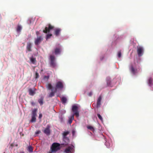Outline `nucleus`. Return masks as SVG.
<instances>
[{
    "label": "nucleus",
    "instance_id": "obj_30",
    "mask_svg": "<svg viewBox=\"0 0 153 153\" xmlns=\"http://www.w3.org/2000/svg\"><path fill=\"white\" fill-rule=\"evenodd\" d=\"M121 51H119L118 52V56L119 58H120L121 56Z\"/></svg>",
    "mask_w": 153,
    "mask_h": 153
},
{
    "label": "nucleus",
    "instance_id": "obj_12",
    "mask_svg": "<svg viewBox=\"0 0 153 153\" xmlns=\"http://www.w3.org/2000/svg\"><path fill=\"white\" fill-rule=\"evenodd\" d=\"M31 47V44L30 42L27 43L26 46V49L28 51H32Z\"/></svg>",
    "mask_w": 153,
    "mask_h": 153
},
{
    "label": "nucleus",
    "instance_id": "obj_6",
    "mask_svg": "<svg viewBox=\"0 0 153 153\" xmlns=\"http://www.w3.org/2000/svg\"><path fill=\"white\" fill-rule=\"evenodd\" d=\"M144 49L143 47L140 46L137 47V53L139 56H141L143 54Z\"/></svg>",
    "mask_w": 153,
    "mask_h": 153
},
{
    "label": "nucleus",
    "instance_id": "obj_2",
    "mask_svg": "<svg viewBox=\"0 0 153 153\" xmlns=\"http://www.w3.org/2000/svg\"><path fill=\"white\" fill-rule=\"evenodd\" d=\"M49 64L50 66L53 68H55L56 67V64L55 61V57L52 55L50 56Z\"/></svg>",
    "mask_w": 153,
    "mask_h": 153
},
{
    "label": "nucleus",
    "instance_id": "obj_33",
    "mask_svg": "<svg viewBox=\"0 0 153 153\" xmlns=\"http://www.w3.org/2000/svg\"><path fill=\"white\" fill-rule=\"evenodd\" d=\"M92 94V92H90L89 93H88V95L89 96H91Z\"/></svg>",
    "mask_w": 153,
    "mask_h": 153
},
{
    "label": "nucleus",
    "instance_id": "obj_8",
    "mask_svg": "<svg viewBox=\"0 0 153 153\" xmlns=\"http://www.w3.org/2000/svg\"><path fill=\"white\" fill-rule=\"evenodd\" d=\"M43 40V38L41 36L37 37L35 41V44L36 45H38Z\"/></svg>",
    "mask_w": 153,
    "mask_h": 153
},
{
    "label": "nucleus",
    "instance_id": "obj_31",
    "mask_svg": "<svg viewBox=\"0 0 153 153\" xmlns=\"http://www.w3.org/2000/svg\"><path fill=\"white\" fill-rule=\"evenodd\" d=\"M39 74L37 72H36L35 73V78L36 79L38 78H39Z\"/></svg>",
    "mask_w": 153,
    "mask_h": 153
},
{
    "label": "nucleus",
    "instance_id": "obj_36",
    "mask_svg": "<svg viewBox=\"0 0 153 153\" xmlns=\"http://www.w3.org/2000/svg\"><path fill=\"white\" fill-rule=\"evenodd\" d=\"M40 131H37L35 133L36 134H39L40 133Z\"/></svg>",
    "mask_w": 153,
    "mask_h": 153
},
{
    "label": "nucleus",
    "instance_id": "obj_27",
    "mask_svg": "<svg viewBox=\"0 0 153 153\" xmlns=\"http://www.w3.org/2000/svg\"><path fill=\"white\" fill-rule=\"evenodd\" d=\"M97 116L98 118L100 120L102 121H103V118L101 115L99 114H97Z\"/></svg>",
    "mask_w": 153,
    "mask_h": 153
},
{
    "label": "nucleus",
    "instance_id": "obj_22",
    "mask_svg": "<svg viewBox=\"0 0 153 153\" xmlns=\"http://www.w3.org/2000/svg\"><path fill=\"white\" fill-rule=\"evenodd\" d=\"M74 115H72L70 118H69V120H68V123L69 124H71L72 122V120L74 119Z\"/></svg>",
    "mask_w": 153,
    "mask_h": 153
},
{
    "label": "nucleus",
    "instance_id": "obj_16",
    "mask_svg": "<svg viewBox=\"0 0 153 153\" xmlns=\"http://www.w3.org/2000/svg\"><path fill=\"white\" fill-rule=\"evenodd\" d=\"M57 92L55 89L53 91V90H52V92H51L49 94L48 97H52L54 96L55 93Z\"/></svg>",
    "mask_w": 153,
    "mask_h": 153
},
{
    "label": "nucleus",
    "instance_id": "obj_39",
    "mask_svg": "<svg viewBox=\"0 0 153 153\" xmlns=\"http://www.w3.org/2000/svg\"><path fill=\"white\" fill-rule=\"evenodd\" d=\"M10 147H11L12 149V148L13 147V144H11L10 145Z\"/></svg>",
    "mask_w": 153,
    "mask_h": 153
},
{
    "label": "nucleus",
    "instance_id": "obj_5",
    "mask_svg": "<svg viewBox=\"0 0 153 153\" xmlns=\"http://www.w3.org/2000/svg\"><path fill=\"white\" fill-rule=\"evenodd\" d=\"M129 70L133 75H135L138 73L137 69L135 68L132 64L129 67Z\"/></svg>",
    "mask_w": 153,
    "mask_h": 153
},
{
    "label": "nucleus",
    "instance_id": "obj_44",
    "mask_svg": "<svg viewBox=\"0 0 153 153\" xmlns=\"http://www.w3.org/2000/svg\"><path fill=\"white\" fill-rule=\"evenodd\" d=\"M4 153H5V152H4Z\"/></svg>",
    "mask_w": 153,
    "mask_h": 153
},
{
    "label": "nucleus",
    "instance_id": "obj_40",
    "mask_svg": "<svg viewBox=\"0 0 153 153\" xmlns=\"http://www.w3.org/2000/svg\"><path fill=\"white\" fill-rule=\"evenodd\" d=\"M53 152H52V151H51V150H50V151H49V152H48V153H53Z\"/></svg>",
    "mask_w": 153,
    "mask_h": 153
},
{
    "label": "nucleus",
    "instance_id": "obj_1",
    "mask_svg": "<svg viewBox=\"0 0 153 153\" xmlns=\"http://www.w3.org/2000/svg\"><path fill=\"white\" fill-rule=\"evenodd\" d=\"M60 144L57 143H53L50 147V150L52 152H56L60 149Z\"/></svg>",
    "mask_w": 153,
    "mask_h": 153
},
{
    "label": "nucleus",
    "instance_id": "obj_42",
    "mask_svg": "<svg viewBox=\"0 0 153 153\" xmlns=\"http://www.w3.org/2000/svg\"><path fill=\"white\" fill-rule=\"evenodd\" d=\"M47 76H45V77H47Z\"/></svg>",
    "mask_w": 153,
    "mask_h": 153
},
{
    "label": "nucleus",
    "instance_id": "obj_18",
    "mask_svg": "<svg viewBox=\"0 0 153 153\" xmlns=\"http://www.w3.org/2000/svg\"><path fill=\"white\" fill-rule=\"evenodd\" d=\"M37 109L36 108H34L32 111V116L36 117V112L37 111Z\"/></svg>",
    "mask_w": 153,
    "mask_h": 153
},
{
    "label": "nucleus",
    "instance_id": "obj_25",
    "mask_svg": "<svg viewBox=\"0 0 153 153\" xmlns=\"http://www.w3.org/2000/svg\"><path fill=\"white\" fill-rule=\"evenodd\" d=\"M36 117L32 116V118L30 120L31 122H36Z\"/></svg>",
    "mask_w": 153,
    "mask_h": 153
},
{
    "label": "nucleus",
    "instance_id": "obj_11",
    "mask_svg": "<svg viewBox=\"0 0 153 153\" xmlns=\"http://www.w3.org/2000/svg\"><path fill=\"white\" fill-rule=\"evenodd\" d=\"M69 133V132L68 131H65L63 133L62 135L63 136V138L64 140L66 139L68 141L69 140L68 138L66 137V136H67Z\"/></svg>",
    "mask_w": 153,
    "mask_h": 153
},
{
    "label": "nucleus",
    "instance_id": "obj_17",
    "mask_svg": "<svg viewBox=\"0 0 153 153\" xmlns=\"http://www.w3.org/2000/svg\"><path fill=\"white\" fill-rule=\"evenodd\" d=\"M29 94L31 96H33L35 93V89L34 90H33L31 88H30L29 90Z\"/></svg>",
    "mask_w": 153,
    "mask_h": 153
},
{
    "label": "nucleus",
    "instance_id": "obj_7",
    "mask_svg": "<svg viewBox=\"0 0 153 153\" xmlns=\"http://www.w3.org/2000/svg\"><path fill=\"white\" fill-rule=\"evenodd\" d=\"M50 128V126L49 125H47L44 131V132L48 136L50 134L51 131Z\"/></svg>",
    "mask_w": 153,
    "mask_h": 153
},
{
    "label": "nucleus",
    "instance_id": "obj_43",
    "mask_svg": "<svg viewBox=\"0 0 153 153\" xmlns=\"http://www.w3.org/2000/svg\"><path fill=\"white\" fill-rule=\"evenodd\" d=\"M16 146H17V145H16Z\"/></svg>",
    "mask_w": 153,
    "mask_h": 153
},
{
    "label": "nucleus",
    "instance_id": "obj_3",
    "mask_svg": "<svg viewBox=\"0 0 153 153\" xmlns=\"http://www.w3.org/2000/svg\"><path fill=\"white\" fill-rule=\"evenodd\" d=\"M64 84L62 82L59 81L56 84L55 89L57 91V89L62 90L64 88Z\"/></svg>",
    "mask_w": 153,
    "mask_h": 153
},
{
    "label": "nucleus",
    "instance_id": "obj_41",
    "mask_svg": "<svg viewBox=\"0 0 153 153\" xmlns=\"http://www.w3.org/2000/svg\"><path fill=\"white\" fill-rule=\"evenodd\" d=\"M39 33V32H36V34L37 35L38 34V33Z\"/></svg>",
    "mask_w": 153,
    "mask_h": 153
},
{
    "label": "nucleus",
    "instance_id": "obj_15",
    "mask_svg": "<svg viewBox=\"0 0 153 153\" xmlns=\"http://www.w3.org/2000/svg\"><path fill=\"white\" fill-rule=\"evenodd\" d=\"M61 30V29L59 28H57L55 29L54 32V34L56 36H59V35Z\"/></svg>",
    "mask_w": 153,
    "mask_h": 153
},
{
    "label": "nucleus",
    "instance_id": "obj_23",
    "mask_svg": "<svg viewBox=\"0 0 153 153\" xmlns=\"http://www.w3.org/2000/svg\"><path fill=\"white\" fill-rule=\"evenodd\" d=\"M87 128L88 129H90V130L92 131H94V127L91 126H87Z\"/></svg>",
    "mask_w": 153,
    "mask_h": 153
},
{
    "label": "nucleus",
    "instance_id": "obj_35",
    "mask_svg": "<svg viewBox=\"0 0 153 153\" xmlns=\"http://www.w3.org/2000/svg\"><path fill=\"white\" fill-rule=\"evenodd\" d=\"M72 134L74 135L75 133V131L74 130H73L72 131Z\"/></svg>",
    "mask_w": 153,
    "mask_h": 153
},
{
    "label": "nucleus",
    "instance_id": "obj_10",
    "mask_svg": "<svg viewBox=\"0 0 153 153\" xmlns=\"http://www.w3.org/2000/svg\"><path fill=\"white\" fill-rule=\"evenodd\" d=\"M102 98L101 96L98 98L97 100V107L98 108L100 107V105L101 104V101L102 100Z\"/></svg>",
    "mask_w": 153,
    "mask_h": 153
},
{
    "label": "nucleus",
    "instance_id": "obj_32",
    "mask_svg": "<svg viewBox=\"0 0 153 153\" xmlns=\"http://www.w3.org/2000/svg\"><path fill=\"white\" fill-rule=\"evenodd\" d=\"M149 83L150 84H151L152 82V79L151 78H150L149 80Z\"/></svg>",
    "mask_w": 153,
    "mask_h": 153
},
{
    "label": "nucleus",
    "instance_id": "obj_24",
    "mask_svg": "<svg viewBox=\"0 0 153 153\" xmlns=\"http://www.w3.org/2000/svg\"><path fill=\"white\" fill-rule=\"evenodd\" d=\"M27 150L30 152H33V149L31 146L28 147Z\"/></svg>",
    "mask_w": 153,
    "mask_h": 153
},
{
    "label": "nucleus",
    "instance_id": "obj_38",
    "mask_svg": "<svg viewBox=\"0 0 153 153\" xmlns=\"http://www.w3.org/2000/svg\"><path fill=\"white\" fill-rule=\"evenodd\" d=\"M31 104L32 105H35V103L34 102H31Z\"/></svg>",
    "mask_w": 153,
    "mask_h": 153
},
{
    "label": "nucleus",
    "instance_id": "obj_34",
    "mask_svg": "<svg viewBox=\"0 0 153 153\" xmlns=\"http://www.w3.org/2000/svg\"><path fill=\"white\" fill-rule=\"evenodd\" d=\"M42 116V114H39V119H41Z\"/></svg>",
    "mask_w": 153,
    "mask_h": 153
},
{
    "label": "nucleus",
    "instance_id": "obj_21",
    "mask_svg": "<svg viewBox=\"0 0 153 153\" xmlns=\"http://www.w3.org/2000/svg\"><path fill=\"white\" fill-rule=\"evenodd\" d=\"M46 86L48 90H51L53 88L51 84L50 83L47 84L46 85Z\"/></svg>",
    "mask_w": 153,
    "mask_h": 153
},
{
    "label": "nucleus",
    "instance_id": "obj_37",
    "mask_svg": "<svg viewBox=\"0 0 153 153\" xmlns=\"http://www.w3.org/2000/svg\"><path fill=\"white\" fill-rule=\"evenodd\" d=\"M78 109V107H77V109ZM77 117H78L79 116V112L78 111H77Z\"/></svg>",
    "mask_w": 153,
    "mask_h": 153
},
{
    "label": "nucleus",
    "instance_id": "obj_13",
    "mask_svg": "<svg viewBox=\"0 0 153 153\" xmlns=\"http://www.w3.org/2000/svg\"><path fill=\"white\" fill-rule=\"evenodd\" d=\"M72 150V147L69 146L65 149L64 152L65 153H71Z\"/></svg>",
    "mask_w": 153,
    "mask_h": 153
},
{
    "label": "nucleus",
    "instance_id": "obj_4",
    "mask_svg": "<svg viewBox=\"0 0 153 153\" xmlns=\"http://www.w3.org/2000/svg\"><path fill=\"white\" fill-rule=\"evenodd\" d=\"M54 28V27L51 25L50 24H48L45 27L44 30H43V32L45 33H49L50 31Z\"/></svg>",
    "mask_w": 153,
    "mask_h": 153
},
{
    "label": "nucleus",
    "instance_id": "obj_14",
    "mask_svg": "<svg viewBox=\"0 0 153 153\" xmlns=\"http://www.w3.org/2000/svg\"><path fill=\"white\" fill-rule=\"evenodd\" d=\"M72 111L74 113V115L76 116V105L73 106Z\"/></svg>",
    "mask_w": 153,
    "mask_h": 153
},
{
    "label": "nucleus",
    "instance_id": "obj_26",
    "mask_svg": "<svg viewBox=\"0 0 153 153\" xmlns=\"http://www.w3.org/2000/svg\"><path fill=\"white\" fill-rule=\"evenodd\" d=\"M30 61L33 64H34L36 62V59L35 58L32 57L30 58Z\"/></svg>",
    "mask_w": 153,
    "mask_h": 153
},
{
    "label": "nucleus",
    "instance_id": "obj_20",
    "mask_svg": "<svg viewBox=\"0 0 153 153\" xmlns=\"http://www.w3.org/2000/svg\"><path fill=\"white\" fill-rule=\"evenodd\" d=\"M22 29V26L20 25H18L16 28V31L18 32H20Z\"/></svg>",
    "mask_w": 153,
    "mask_h": 153
},
{
    "label": "nucleus",
    "instance_id": "obj_29",
    "mask_svg": "<svg viewBox=\"0 0 153 153\" xmlns=\"http://www.w3.org/2000/svg\"><path fill=\"white\" fill-rule=\"evenodd\" d=\"M38 102L41 105H43V100L42 99H40L38 100Z\"/></svg>",
    "mask_w": 153,
    "mask_h": 153
},
{
    "label": "nucleus",
    "instance_id": "obj_9",
    "mask_svg": "<svg viewBox=\"0 0 153 153\" xmlns=\"http://www.w3.org/2000/svg\"><path fill=\"white\" fill-rule=\"evenodd\" d=\"M61 52V48H55L54 51H53V53H54L55 55H56L60 53Z\"/></svg>",
    "mask_w": 153,
    "mask_h": 153
},
{
    "label": "nucleus",
    "instance_id": "obj_19",
    "mask_svg": "<svg viewBox=\"0 0 153 153\" xmlns=\"http://www.w3.org/2000/svg\"><path fill=\"white\" fill-rule=\"evenodd\" d=\"M61 100L62 103L65 104L66 102L67 99L66 97H63L61 98Z\"/></svg>",
    "mask_w": 153,
    "mask_h": 153
},
{
    "label": "nucleus",
    "instance_id": "obj_28",
    "mask_svg": "<svg viewBox=\"0 0 153 153\" xmlns=\"http://www.w3.org/2000/svg\"><path fill=\"white\" fill-rule=\"evenodd\" d=\"M52 36V34H47L46 37V40L50 38Z\"/></svg>",
    "mask_w": 153,
    "mask_h": 153
}]
</instances>
